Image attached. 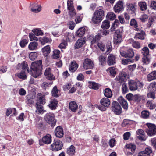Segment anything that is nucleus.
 <instances>
[{"label":"nucleus","instance_id":"obj_40","mask_svg":"<svg viewBox=\"0 0 156 156\" xmlns=\"http://www.w3.org/2000/svg\"><path fill=\"white\" fill-rule=\"evenodd\" d=\"M86 30L83 27H81L79 28L77 31L76 35L79 37H81L83 36L85 34Z\"/></svg>","mask_w":156,"mask_h":156},{"label":"nucleus","instance_id":"obj_15","mask_svg":"<svg viewBox=\"0 0 156 156\" xmlns=\"http://www.w3.org/2000/svg\"><path fill=\"white\" fill-rule=\"evenodd\" d=\"M101 35L98 33L96 36L89 35L87 36V38L91 41V45H93L96 41H99L101 38Z\"/></svg>","mask_w":156,"mask_h":156},{"label":"nucleus","instance_id":"obj_37","mask_svg":"<svg viewBox=\"0 0 156 156\" xmlns=\"http://www.w3.org/2000/svg\"><path fill=\"white\" fill-rule=\"evenodd\" d=\"M38 44L36 41L30 42L28 45V48L30 50H36L37 48Z\"/></svg>","mask_w":156,"mask_h":156},{"label":"nucleus","instance_id":"obj_50","mask_svg":"<svg viewBox=\"0 0 156 156\" xmlns=\"http://www.w3.org/2000/svg\"><path fill=\"white\" fill-rule=\"evenodd\" d=\"M135 59H126L123 58L122 60L121 63L124 65H126L129 63H133L134 62Z\"/></svg>","mask_w":156,"mask_h":156},{"label":"nucleus","instance_id":"obj_55","mask_svg":"<svg viewBox=\"0 0 156 156\" xmlns=\"http://www.w3.org/2000/svg\"><path fill=\"white\" fill-rule=\"evenodd\" d=\"M60 53V51L58 50L55 49L53 51L52 57L54 58H57L59 57V55Z\"/></svg>","mask_w":156,"mask_h":156},{"label":"nucleus","instance_id":"obj_32","mask_svg":"<svg viewBox=\"0 0 156 156\" xmlns=\"http://www.w3.org/2000/svg\"><path fill=\"white\" fill-rule=\"evenodd\" d=\"M75 152V147L73 145H71L67 149L66 153L69 155H74Z\"/></svg>","mask_w":156,"mask_h":156},{"label":"nucleus","instance_id":"obj_35","mask_svg":"<svg viewBox=\"0 0 156 156\" xmlns=\"http://www.w3.org/2000/svg\"><path fill=\"white\" fill-rule=\"evenodd\" d=\"M156 79V71H154L150 73L147 75V80L151 81Z\"/></svg>","mask_w":156,"mask_h":156},{"label":"nucleus","instance_id":"obj_28","mask_svg":"<svg viewBox=\"0 0 156 156\" xmlns=\"http://www.w3.org/2000/svg\"><path fill=\"white\" fill-rule=\"evenodd\" d=\"M26 103L29 106H32L34 103L33 99L35 97L31 94H29L26 96Z\"/></svg>","mask_w":156,"mask_h":156},{"label":"nucleus","instance_id":"obj_62","mask_svg":"<svg viewBox=\"0 0 156 156\" xmlns=\"http://www.w3.org/2000/svg\"><path fill=\"white\" fill-rule=\"evenodd\" d=\"M53 82H44L42 83V87L44 89L49 87L53 83Z\"/></svg>","mask_w":156,"mask_h":156},{"label":"nucleus","instance_id":"obj_31","mask_svg":"<svg viewBox=\"0 0 156 156\" xmlns=\"http://www.w3.org/2000/svg\"><path fill=\"white\" fill-rule=\"evenodd\" d=\"M145 32L143 31H141L140 32L136 33L134 36V38L136 39L144 40L145 39Z\"/></svg>","mask_w":156,"mask_h":156},{"label":"nucleus","instance_id":"obj_3","mask_svg":"<svg viewBox=\"0 0 156 156\" xmlns=\"http://www.w3.org/2000/svg\"><path fill=\"white\" fill-rule=\"evenodd\" d=\"M129 88L131 91L136 90L138 86L140 88L143 87L142 83L139 81H135L133 80H129L128 82Z\"/></svg>","mask_w":156,"mask_h":156},{"label":"nucleus","instance_id":"obj_60","mask_svg":"<svg viewBox=\"0 0 156 156\" xmlns=\"http://www.w3.org/2000/svg\"><path fill=\"white\" fill-rule=\"evenodd\" d=\"M149 115V112L148 111L144 110L142 111L141 113V116L142 118L144 119L147 118Z\"/></svg>","mask_w":156,"mask_h":156},{"label":"nucleus","instance_id":"obj_52","mask_svg":"<svg viewBox=\"0 0 156 156\" xmlns=\"http://www.w3.org/2000/svg\"><path fill=\"white\" fill-rule=\"evenodd\" d=\"M22 69L25 71L27 70V72L28 73H29L30 72V69L28 67V65L27 62L24 61L22 63Z\"/></svg>","mask_w":156,"mask_h":156},{"label":"nucleus","instance_id":"obj_34","mask_svg":"<svg viewBox=\"0 0 156 156\" xmlns=\"http://www.w3.org/2000/svg\"><path fill=\"white\" fill-rule=\"evenodd\" d=\"M36 106L37 109L36 112L38 114H42L44 112L45 110H44L43 107L41 105L36 103Z\"/></svg>","mask_w":156,"mask_h":156},{"label":"nucleus","instance_id":"obj_42","mask_svg":"<svg viewBox=\"0 0 156 156\" xmlns=\"http://www.w3.org/2000/svg\"><path fill=\"white\" fill-rule=\"evenodd\" d=\"M122 36L115 34L114 37V42L115 44H118L120 43L122 40Z\"/></svg>","mask_w":156,"mask_h":156},{"label":"nucleus","instance_id":"obj_10","mask_svg":"<svg viewBox=\"0 0 156 156\" xmlns=\"http://www.w3.org/2000/svg\"><path fill=\"white\" fill-rule=\"evenodd\" d=\"M120 54L122 57L128 58H132L134 55V52L132 48L129 49L126 51H120Z\"/></svg>","mask_w":156,"mask_h":156},{"label":"nucleus","instance_id":"obj_38","mask_svg":"<svg viewBox=\"0 0 156 156\" xmlns=\"http://www.w3.org/2000/svg\"><path fill=\"white\" fill-rule=\"evenodd\" d=\"M98 60L100 65L105 66V65L106 58L103 55H101L99 57Z\"/></svg>","mask_w":156,"mask_h":156},{"label":"nucleus","instance_id":"obj_56","mask_svg":"<svg viewBox=\"0 0 156 156\" xmlns=\"http://www.w3.org/2000/svg\"><path fill=\"white\" fill-rule=\"evenodd\" d=\"M17 76L20 78L23 79H25L27 77L25 72L24 71H22L20 73H18Z\"/></svg>","mask_w":156,"mask_h":156},{"label":"nucleus","instance_id":"obj_23","mask_svg":"<svg viewBox=\"0 0 156 156\" xmlns=\"http://www.w3.org/2000/svg\"><path fill=\"white\" fill-rule=\"evenodd\" d=\"M114 11L115 12L119 13L123 9V3L122 1H119L114 7Z\"/></svg>","mask_w":156,"mask_h":156},{"label":"nucleus","instance_id":"obj_45","mask_svg":"<svg viewBox=\"0 0 156 156\" xmlns=\"http://www.w3.org/2000/svg\"><path fill=\"white\" fill-rule=\"evenodd\" d=\"M132 43V46L133 47L138 49L140 48V43L137 41H135L134 40L131 39L129 40Z\"/></svg>","mask_w":156,"mask_h":156},{"label":"nucleus","instance_id":"obj_27","mask_svg":"<svg viewBox=\"0 0 156 156\" xmlns=\"http://www.w3.org/2000/svg\"><path fill=\"white\" fill-rule=\"evenodd\" d=\"M55 133L57 137H62L64 135L63 128L61 126H58L55 131Z\"/></svg>","mask_w":156,"mask_h":156},{"label":"nucleus","instance_id":"obj_20","mask_svg":"<svg viewBox=\"0 0 156 156\" xmlns=\"http://www.w3.org/2000/svg\"><path fill=\"white\" fill-rule=\"evenodd\" d=\"M30 8L32 12L34 13H38L41 9V5L37 3H34L30 4Z\"/></svg>","mask_w":156,"mask_h":156},{"label":"nucleus","instance_id":"obj_11","mask_svg":"<svg viewBox=\"0 0 156 156\" xmlns=\"http://www.w3.org/2000/svg\"><path fill=\"white\" fill-rule=\"evenodd\" d=\"M83 67L86 69H91L94 67V62L91 59L86 58L84 61Z\"/></svg>","mask_w":156,"mask_h":156},{"label":"nucleus","instance_id":"obj_17","mask_svg":"<svg viewBox=\"0 0 156 156\" xmlns=\"http://www.w3.org/2000/svg\"><path fill=\"white\" fill-rule=\"evenodd\" d=\"M44 75L46 78L50 80H55V77L52 73L51 69L50 68H47L46 69L44 72Z\"/></svg>","mask_w":156,"mask_h":156},{"label":"nucleus","instance_id":"obj_43","mask_svg":"<svg viewBox=\"0 0 156 156\" xmlns=\"http://www.w3.org/2000/svg\"><path fill=\"white\" fill-rule=\"evenodd\" d=\"M140 9L142 11H145L147 8V5L144 2H140L138 3Z\"/></svg>","mask_w":156,"mask_h":156},{"label":"nucleus","instance_id":"obj_61","mask_svg":"<svg viewBox=\"0 0 156 156\" xmlns=\"http://www.w3.org/2000/svg\"><path fill=\"white\" fill-rule=\"evenodd\" d=\"M119 21L115 20L112 26L111 29L112 30H114L115 28L119 25Z\"/></svg>","mask_w":156,"mask_h":156},{"label":"nucleus","instance_id":"obj_29","mask_svg":"<svg viewBox=\"0 0 156 156\" xmlns=\"http://www.w3.org/2000/svg\"><path fill=\"white\" fill-rule=\"evenodd\" d=\"M48 105L49 107L52 110L55 109L57 106L58 101L56 98L52 99Z\"/></svg>","mask_w":156,"mask_h":156},{"label":"nucleus","instance_id":"obj_5","mask_svg":"<svg viewBox=\"0 0 156 156\" xmlns=\"http://www.w3.org/2000/svg\"><path fill=\"white\" fill-rule=\"evenodd\" d=\"M73 1L68 0L67 2V9L69 10V13L71 19L73 18L76 14V11L74 8Z\"/></svg>","mask_w":156,"mask_h":156},{"label":"nucleus","instance_id":"obj_41","mask_svg":"<svg viewBox=\"0 0 156 156\" xmlns=\"http://www.w3.org/2000/svg\"><path fill=\"white\" fill-rule=\"evenodd\" d=\"M42 51L45 56H47L50 52V49L49 45H47L42 49Z\"/></svg>","mask_w":156,"mask_h":156},{"label":"nucleus","instance_id":"obj_14","mask_svg":"<svg viewBox=\"0 0 156 156\" xmlns=\"http://www.w3.org/2000/svg\"><path fill=\"white\" fill-rule=\"evenodd\" d=\"M116 57L115 55L112 54H109L107 59V64L109 66L113 65L116 62Z\"/></svg>","mask_w":156,"mask_h":156},{"label":"nucleus","instance_id":"obj_18","mask_svg":"<svg viewBox=\"0 0 156 156\" xmlns=\"http://www.w3.org/2000/svg\"><path fill=\"white\" fill-rule=\"evenodd\" d=\"M86 39L85 38L79 39L75 43L74 48L76 49H79L82 47L85 43Z\"/></svg>","mask_w":156,"mask_h":156},{"label":"nucleus","instance_id":"obj_54","mask_svg":"<svg viewBox=\"0 0 156 156\" xmlns=\"http://www.w3.org/2000/svg\"><path fill=\"white\" fill-rule=\"evenodd\" d=\"M106 54H108L112 50V47L111 45V43L110 41H108L106 45Z\"/></svg>","mask_w":156,"mask_h":156},{"label":"nucleus","instance_id":"obj_12","mask_svg":"<svg viewBox=\"0 0 156 156\" xmlns=\"http://www.w3.org/2000/svg\"><path fill=\"white\" fill-rule=\"evenodd\" d=\"M125 146L127 149L126 153L127 155H131L134 153L136 148L135 145L132 144H127Z\"/></svg>","mask_w":156,"mask_h":156},{"label":"nucleus","instance_id":"obj_24","mask_svg":"<svg viewBox=\"0 0 156 156\" xmlns=\"http://www.w3.org/2000/svg\"><path fill=\"white\" fill-rule=\"evenodd\" d=\"M152 152L151 147H147L144 151L140 152L138 156H150V154Z\"/></svg>","mask_w":156,"mask_h":156},{"label":"nucleus","instance_id":"obj_48","mask_svg":"<svg viewBox=\"0 0 156 156\" xmlns=\"http://www.w3.org/2000/svg\"><path fill=\"white\" fill-rule=\"evenodd\" d=\"M104 95L107 98H111L112 95L111 90L108 88H107L105 90Z\"/></svg>","mask_w":156,"mask_h":156},{"label":"nucleus","instance_id":"obj_49","mask_svg":"<svg viewBox=\"0 0 156 156\" xmlns=\"http://www.w3.org/2000/svg\"><path fill=\"white\" fill-rule=\"evenodd\" d=\"M156 20V17L155 16H151L149 18L148 22L147 23V26L150 28L151 27L154 22Z\"/></svg>","mask_w":156,"mask_h":156},{"label":"nucleus","instance_id":"obj_26","mask_svg":"<svg viewBox=\"0 0 156 156\" xmlns=\"http://www.w3.org/2000/svg\"><path fill=\"white\" fill-rule=\"evenodd\" d=\"M137 137L139 140L142 141L145 140L144 136V132L142 129H138L136 131Z\"/></svg>","mask_w":156,"mask_h":156},{"label":"nucleus","instance_id":"obj_63","mask_svg":"<svg viewBox=\"0 0 156 156\" xmlns=\"http://www.w3.org/2000/svg\"><path fill=\"white\" fill-rule=\"evenodd\" d=\"M123 27H120L119 29L116 31L115 34L122 36L123 32Z\"/></svg>","mask_w":156,"mask_h":156},{"label":"nucleus","instance_id":"obj_36","mask_svg":"<svg viewBox=\"0 0 156 156\" xmlns=\"http://www.w3.org/2000/svg\"><path fill=\"white\" fill-rule=\"evenodd\" d=\"M78 105L74 101H72L69 104V108L73 112H76L78 109Z\"/></svg>","mask_w":156,"mask_h":156},{"label":"nucleus","instance_id":"obj_59","mask_svg":"<svg viewBox=\"0 0 156 156\" xmlns=\"http://www.w3.org/2000/svg\"><path fill=\"white\" fill-rule=\"evenodd\" d=\"M147 105L149 107L150 109H153L156 107V104L153 103L151 101L148 100L147 103Z\"/></svg>","mask_w":156,"mask_h":156},{"label":"nucleus","instance_id":"obj_25","mask_svg":"<svg viewBox=\"0 0 156 156\" xmlns=\"http://www.w3.org/2000/svg\"><path fill=\"white\" fill-rule=\"evenodd\" d=\"M127 7V10L131 14L134 13L136 11L137 6L135 3L128 4Z\"/></svg>","mask_w":156,"mask_h":156},{"label":"nucleus","instance_id":"obj_1","mask_svg":"<svg viewBox=\"0 0 156 156\" xmlns=\"http://www.w3.org/2000/svg\"><path fill=\"white\" fill-rule=\"evenodd\" d=\"M30 71L33 76L37 78L41 74L42 62L41 60L32 62L31 66Z\"/></svg>","mask_w":156,"mask_h":156},{"label":"nucleus","instance_id":"obj_2","mask_svg":"<svg viewBox=\"0 0 156 156\" xmlns=\"http://www.w3.org/2000/svg\"><path fill=\"white\" fill-rule=\"evenodd\" d=\"M105 15L103 9H98L93 14L91 19V22L94 24H99L102 20Z\"/></svg>","mask_w":156,"mask_h":156},{"label":"nucleus","instance_id":"obj_33","mask_svg":"<svg viewBox=\"0 0 156 156\" xmlns=\"http://www.w3.org/2000/svg\"><path fill=\"white\" fill-rule=\"evenodd\" d=\"M60 90L57 87L55 86L53 88L51 92L52 96L54 97H58L59 96V93Z\"/></svg>","mask_w":156,"mask_h":156},{"label":"nucleus","instance_id":"obj_30","mask_svg":"<svg viewBox=\"0 0 156 156\" xmlns=\"http://www.w3.org/2000/svg\"><path fill=\"white\" fill-rule=\"evenodd\" d=\"M36 125L38 128L44 129L45 125L41 117H39L36 119Z\"/></svg>","mask_w":156,"mask_h":156},{"label":"nucleus","instance_id":"obj_22","mask_svg":"<svg viewBox=\"0 0 156 156\" xmlns=\"http://www.w3.org/2000/svg\"><path fill=\"white\" fill-rule=\"evenodd\" d=\"M117 101L118 102L122 105V108L125 109L127 110L128 108V104L127 101L124 98L120 96L119 97Z\"/></svg>","mask_w":156,"mask_h":156},{"label":"nucleus","instance_id":"obj_44","mask_svg":"<svg viewBox=\"0 0 156 156\" xmlns=\"http://www.w3.org/2000/svg\"><path fill=\"white\" fill-rule=\"evenodd\" d=\"M109 23V21L108 20H105L102 22L101 27L103 29H108L110 27Z\"/></svg>","mask_w":156,"mask_h":156},{"label":"nucleus","instance_id":"obj_16","mask_svg":"<svg viewBox=\"0 0 156 156\" xmlns=\"http://www.w3.org/2000/svg\"><path fill=\"white\" fill-rule=\"evenodd\" d=\"M51 136L49 134H47L45 136H44L41 140H39V143L40 145H42V143L45 144H49L51 141Z\"/></svg>","mask_w":156,"mask_h":156},{"label":"nucleus","instance_id":"obj_46","mask_svg":"<svg viewBox=\"0 0 156 156\" xmlns=\"http://www.w3.org/2000/svg\"><path fill=\"white\" fill-rule=\"evenodd\" d=\"M106 17L107 19L113 20L115 19L116 16L113 12H109L107 15Z\"/></svg>","mask_w":156,"mask_h":156},{"label":"nucleus","instance_id":"obj_13","mask_svg":"<svg viewBox=\"0 0 156 156\" xmlns=\"http://www.w3.org/2000/svg\"><path fill=\"white\" fill-rule=\"evenodd\" d=\"M136 104H140L144 103L145 101V98L144 95L137 94L134 95L133 101Z\"/></svg>","mask_w":156,"mask_h":156},{"label":"nucleus","instance_id":"obj_57","mask_svg":"<svg viewBox=\"0 0 156 156\" xmlns=\"http://www.w3.org/2000/svg\"><path fill=\"white\" fill-rule=\"evenodd\" d=\"M40 41L42 44H44L45 43L50 42L51 41V39L47 37H44L40 39Z\"/></svg>","mask_w":156,"mask_h":156},{"label":"nucleus","instance_id":"obj_51","mask_svg":"<svg viewBox=\"0 0 156 156\" xmlns=\"http://www.w3.org/2000/svg\"><path fill=\"white\" fill-rule=\"evenodd\" d=\"M141 53L144 56H147L149 53V50L147 47H144L141 50Z\"/></svg>","mask_w":156,"mask_h":156},{"label":"nucleus","instance_id":"obj_19","mask_svg":"<svg viewBox=\"0 0 156 156\" xmlns=\"http://www.w3.org/2000/svg\"><path fill=\"white\" fill-rule=\"evenodd\" d=\"M37 103L40 105H44L46 103V99L44 95L41 93H38L37 95Z\"/></svg>","mask_w":156,"mask_h":156},{"label":"nucleus","instance_id":"obj_58","mask_svg":"<svg viewBox=\"0 0 156 156\" xmlns=\"http://www.w3.org/2000/svg\"><path fill=\"white\" fill-rule=\"evenodd\" d=\"M37 54V52H31L29 55V58L31 60H34L36 58Z\"/></svg>","mask_w":156,"mask_h":156},{"label":"nucleus","instance_id":"obj_7","mask_svg":"<svg viewBox=\"0 0 156 156\" xmlns=\"http://www.w3.org/2000/svg\"><path fill=\"white\" fill-rule=\"evenodd\" d=\"M62 146V142L58 139H55L51 145L50 149L54 151H56L61 149Z\"/></svg>","mask_w":156,"mask_h":156},{"label":"nucleus","instance_id":"obj_39","mask_svg":"<svg viewBox=\"0 0 156 156\" xmlns=\"http://www.w3.org/2000/svg\"><path fill=\"white\" fill-rule=\"evenodd\" d=\"M78 65L76 62L73 61L71 62V65L69 67V69L70 71L72 72L75 71L78 68Z\"/></svg>","mask_w":156,"mask_h":156},{"label":"nucleus","instance_id":"obj_53","mask_svg":"<svg viewBox=\"0 0 156 156\" xmlns=\"http://www.w3.org/2000/svg\"><path fill=\"white\" fill-rule=\"evenodd\" d=\"M107 71L108 73H109L110 74L113 76H114L116 73L115 69L113 67H109L107 69Z\"/></svg>","mask_w":156,"mask_h":156},{"label":"nucleus","instance_id":"obj_64","mask_svg":"<svg viewBox=\"0 0 156 156\" xmlns=\"http://www.w3.org/2000/svg\"><path fill=\"white\" fill-rule=\"evenodd\" d=\"M97 45L102 51H104L105 50V46L102 42H98L97 44Z\"/></svg>","mask_w":156,"mask_h":156},{"label":"nucleus","instance_id":"obj_9","mask_svg":"<svg viewBox=\"0 0 156 156\" xmlns=\"http://www.w3.org/2000/svg\"><path fill=\"white\" fill-rule=\"evenodd\" d=\"M146 125L148 127L146 131L147 134L150 136L156 134V126L155 125L149 123H147Z\"/></svg>","mask_w":156,"mask_h":156},{"label":"nucleus","instance_id":"obj_21","mask_svg":"<svg viewBox=\"0 0 156 156\" xmlns=\"http://www.w3.org/2000/svg\"><path fill=\"white\" fill-rule=\"evenodd\" d=\"M126 75L125 73H121L119 74L118 76L116 77V80L119 83H122L126 80Z\"/></svg>","mask_w":156,"mask_h":156},{"label":"nucleus","instance_id":"obj_47","mask_svg":"<svg viewBox=\"0 0 156 156\" xmlns=\"http://www.w3.org/2000/svg\"><path fill=\"white\" fill-rule=\"evenodd\" d=\"M90 87L94 90H98L99 87V85L94 82H89Z\"/></svg>","mask_w":156,"mask_h":156},{"label":"nucleus","instance_id":"obj_6","mask_svg":"<svg viewBox=\"0 0 156 156\" xmlns=\"http://www.w3.org/2000/svg\"><path fill=\"white\" fill-rule=\"evenodd\" d=\"M44 119L47 123L51 124L52 126H53L55 125L56 121L53 113L49 112L47 113L44 116Z\"/></svg>","mask_w":156,"mask_h":156},{"label":"nucleus","instance_id":"obj_4","mask_svg":"<svg viewBox=\"0 0 156 156\" xmlns=\"http://www.w3.org/2000/svg\"><path fill=\"white\" fill-rule=\"evenodd\" d=\"M100 103L103 106L101 105H97V108L101 111H104L106 110V108L109 107L110 104V101L109 99L106 98H104L101 100Z\"/></svg>","mask_w":156,"mask_h":156},{"label":"nucleus","instance_id":"obj_8","mask_svg":"<svg viewBox=\"0 0 156 156\" xmlns=\"http://www.w3.org/2000/svg\"><path fill=\"white\" fill-rule=\"evenodd\" d=\"M112 110L116 115H119L122 113V108L120 105L116 101L112 104Z\"/></svg>","mask_w":156,"mask_h":156}]
</instances>
